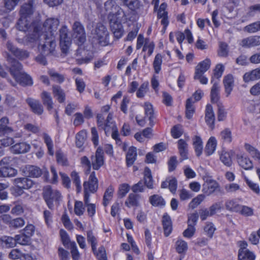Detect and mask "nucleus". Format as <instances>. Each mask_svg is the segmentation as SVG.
<instances>
[{"mask_svg":"<svg viewBox=\"0 0 260 260\" xmlns=\"http://www.w3.org/2000/svg\"><path fill=\"white\" fill-rule=\"evenodd\" d=\"M5 51L7 60L11 63L9 72L15 81L23 86H31L33 84L31 77L26 73L22 72V66L17 60H23L29 56L27 50H8Z\"/></svg>","mask_w":260,"mask_h":260,"instance_id":"nucleus-1","label":"nucleus"},{"mask_svg":"<svg viewBox=\"0 0 260 260\" xmlns=\"http://www.w3.org/2000/svg\"><path fill=\"white\" fill-rule=\"evenodd\" d=\"M59 24L57 18L47 19L43 24L42 33L40 35L38 28L35 27L32 34L35 38L31 37L30 41L38 43L41 49H54L56 47L55 36Z\"/></svg>","mask_w":260,"mask_h":260,"instance_id":"nucleus-2","label":"nucleus"},{"mask_svg":"<svg viewBox=\"0 0 260 260\" xmlns=\"http://www.w3.org/2000/svg\"><path fill=\"white\" fill-rule=\"evenodd\" d=\"M103 15H108L110 27L113 35L117 39L121 38L123 34L121 18L124 15L123 11L114 5L112 0L107 1L104 4V10H101Z\"/></svg>","mask_w":260,"mask_h":260,"instance_id":"nucleus-3","label":"nucleus"},{"mask_svg":"<svg viewBox=\"0 0 260 260\" xmlns=\"http://www.w3.org/2000/svg\"><path fill=\"white\" fill-rule=\"evenodd\" d=\"M91 159V162L86 156H83L80 158V164L86 175L91 172V167L94 170H99L104 165V153L102 147H99L96 149L95 155H92Z\"/></svg>","mask_w":260,"mask_h":260,"instance_id":"nucleus-4","label":"nucleus"},{"mask_svg":"<svg viewBox=\"0 0 260 260\" xmlns=\"http://www.w3.org/2000/svg\"><path fill=\"white\" fill-rule=\"evenodd\" d=\"M34 1L29 0L24 4L20 9V18L17 22L18 28L23 31L28 30L31 27L30 16L34 12Z\"/></svg>","mask_w":260,"mask_h":260,"instance_id":"nucleus-5","label":"nucleus"},{"mask_svg":"<svg viewBox=\"0 0 260 260\" xmlns=\"http://www.w3.org/2000/svg\"><path fill=\"white\" fill-rule=\"evenodd\" d=\"M86 236L87 242L90 244L91 251L97 260H108L105 247L103 245H101L97 249L98 239L93 231L91 230L87 231Z\"/></svg>","mask_w":260,"mask_h":260,"instance_id":"nucleus-6","label":"nucleus"},{"mask_svg":"<svg viewBox=\"0 0 260 260\" xmlns=\"http://www.w3.org/2000/svg\"><path fill=\"white\" fill-rule=\"evenodd\" d=\"M43 197L48 207L51 210L53 209L54 204L58 205L62 199L60 192L56 189L52 188L50 185L44 188Z\"/></svg>","mask_w":260,"mask_h":260,"instance_id":"nucleus-7","label":"nucleus"},{"mask_svg":"<svg viewBox=\"0 0 260 260\" xmlns=\"http://www.w3.org/2000/svg\"><path fill=\"white\" fill-rule=\"evenodd\" d=\"M91 34L96 42L102 46H106L110 43L109 32L106 27L99 23L91 31Z\"/></svg>","mask_w":260,"mask_h":260,"instance_id":"nucleus-8","label":"nucleus"},{"mask_svg":"<svg viewBox=\"0 0 260 260\" xmlns=\"http://www.w3.org/2000/svg\"><path fill=\"white\" fill-rule=\"evenodd\" d=\"M111 117L112 115L110 114L105 123L100 121L98 128L104 131L106 136H108L111 134L112 139L116 142H121L116 122L112 120Z\"/></svg>","mask_w":260,"mask_h":260,"instance_id":"nucleus-9","label":"nucleus"},{"mask_svg":"<svg viewBox=\"0 0 260 260\" xmlns=\"http://www.w3.org/2000/svg\"><path fill=\"white\" fill-rule=\"evenodd\" d=\"M88 179L83 183V197H90L91 194L95 193L99 189V179L94 171L90 172Z\"/></svg>","mask_w":260,"mask_h":260,"instance_id":"nucleus-10","label":"nucleus"},{"mask_svg":"<svg viewBox=\"0 0 260 260\" xmlns=\"http://www.w3.org/2000/svg\"><path fill=\"white\" fill-rule=\"evenodd\" d=\"M239 247L238 260H255L256 255L250 251L248 247V243L245 240L239 241L237 243Z\"/></svg>","mask_w":260,"mask_h":260,"instance_id":"nucleus-11","label":"nucleus"},{"mask_svg":"<svg viewBox=\"0 0 260 260\" xmlns=\"http://www.w3.org/2000/svg\"><path fill=\"white\" fill-rule=\"evenodd\" d=\"M73 37L76 40L78 45L86 41V34L84 26L79 21H75L72 26Z\"/></svg>","mask_w":260,"mask_h":260,"instance_id":"nucleus-12","label":"nucleus"},{"mask_svg":"<svg viewBox=\"0 0 260 260\" xmlns=\"http://www.w3.org/2000/svg\"><path fill=\"white\" fill-rule=\"evenodd\" d=\"M0 220L4 223L9 225L12 229H18L25 224V220L22 217L12 219L9 214H3L0 216Z\"/></svg>","mask_w":260,"mask_h":260,"instance_id":"nucleus-13","label":"nucleus"},{"mask_svg":"<svg viewBox=\"0 0 260 260\" xmlns=\"http://www.w3.org/2000/svg\"><path fill=\"white\" fill-rule=\"evenodd\" d=\"M111 109V105H106L101 107V112L98 113L96 116V123L98 127H99L100 121L102 122L103 123H105L106 120L108 119L109 116L111 114L112 115V120H114V114L113 112H110V110Z\"/></svg>","mask_w":260,"mask_h":260,"instance_id":"nucleus-14","label":"nucleus"},{"mask_svg":"<svg viewBox=\"0 0 260 260\" xmlns=\"http://www.w3.org/2000/svg\"><path fill=\"white\" fill-rule=\"evenodd\" d=\"M77 53H82L84 56L76 59V61L78 65L87 64L90 62L94 57V50H77Z\"/></svg>","mask_w":260,"mask_h":260,"instance_id":"nucleus-15","label":"nucleus"},{"mask_svg":"<svg viewBox=\"0 0 260 260\" xmlns=\"http://www.w3.org/2000/svg\"><path fill=\"white\" fill-rule=\"evenodd\" d=\"M68 28L65 25L62 26L59 30L61 49H68L70 47L71 40L68 36Z\"/></svg>","mask_w":260,"mask_h":260,"instance_id":"nucleus-16","label":"nucleus"},{"mask_svg":"<svg viewBox=\"0 0 260 260\" xmlns=\"http://www.w3.org/2000/svg\"><path fill=\"white\" fill-rule=\"evenodd\" d=\"M26 102L30 108L31 111L38 115H41L44 112L43 106L39 100L28 98Z\"/></svg>","mask_w":260,"mask_h":260,"instance_id":"nucleus-17","label":"nucleus"},{"mask_svg":"<svg viewBox=\"0 0 260 260\" xmlns=\"http://www.w3.org/2000/svg\"><path fill=\"white\" fill-rule=\"evenodd\" d=\"M205 119L209 128L213 129L215 127V118L212 106L210 104L206 106Z\"/></svg>","mask_w":260,"mask_h":260,"instance_id":"nucleus-18","label":"nucleus"},{"mask_svg":"<svg viewBox=\"0 0 260 260\" xmlns=\"http://www.w3.org/2000/svg\"><path fill=\"white\" fill-rule=\"evenodd\" d=\"M143 107L144 110L145 116L148 118L150 126L153 127L155 124L154 120L156 118L153 105L149 102H145Z\"/></svg>","mask_w":260,"mask_h":260,"instance_id":"nucleus-19","label":"nucleus"},{"mask_svg":"<svg viewBox=\"0 0 260 260\" xmlns=\"http://www.w3.org/2000/svg\"><path fill=\"white\" fill-rule=\"evenodd\" d=\"M223 84L226 96L231 94L234 87V77L231 74L225 75L223 79Z\"/></svg>","mask_w":260,"mask_h":260,"instance_id":"nucleus-20","label":"nucleus"},{"mask_svg":"<svg viewBox=\"0 0 260 260\" xmlns=\"http://www.w3.org/2000/svg\"><path fill=\"white\" fill-rule=\"evenodd\" d=\"M30 149V145L24 142H18L11 147V151L14 154L25 153Z\"/></svg>","mask_w":260,"mask_h":260,"instance_id":"nucleus-21","label":"nucleus"},{"mask_svg":"<svg viewBox=\"0 0 260 260\" xmlns=\"http://www.w3.org/2000/svg\"><path fill=\"white\" fill-rule=\"evenodd\" d=\"M237 160L239 165L244 170H249L252 169V161L245 154H237Z\"/></svg>","mask_w":260,"mask_h":260,"instance_id":"nucleus-22","label":"nucleus"},{"mask_svg":"<svg viewBox=\"0 0 260 260\" xmlns=\"http://www.w3.org/2000/svg\"><path fill=\"white\" fill-rule=\"evenodd\" d=\"M137 157V148L135 146H131L126 153L125 161L126 166L127 167L132 166L136 160Z\"/></svg>","mask_w":260,"mask_h":260,"instance_id":"nucleus-23","label":"nucleus"},{"mask_svg":"<svg viewBox=\"0 0 260 260\" xmlns=\"http://www.w3.org/2000/svg\"><path fill=\"white\" fill-rule=\"evenodd\" d=\"M162 225L164 235L166 237H168L172 233L173 228L171 217L167 213H165L162 216Z\"/></svg>","mask_w":260,"mask_h":260,"instance_id":"nucleus-24","label":"nucleus"},{"mask_svg":"<svg viewBox=\"0 0 260 260\" xmlns=\"http://www.w3.org/2000/svg\"><path fill=\"white\" fill-rule=\"evenodd\" d=\"M192 145L197 157H200L203 153V142L200 136L196 135L192 138Z\"/></svg>","mask_w":260,"mask_h":260,"instance_id":"nucleus-25","label":"nucleus"},{"mask_svg":"<svg viewBox=\"0 0 260 260\" xmlns=\"http://www.w3.org/2000/svg\"><path fill=\"white\" fill-rule=\"evenodd\" d=\"M211 64V60L209 58H206L200 61L196 67L194 74H204L210 69Z\"/></svg>","mask_w":260,"mask_h":260,"instance_id":"nucleus-26","label":"nucleus"},{"mask_svg":"<svg viewBox=\"0 0 260 260\" xmlns=\"http://www.w3.org/2000/svg\"><path fill=\"white\" fill-rule=\"evenodd\" d=\"M217 140L214 137H211L208 140L205 147V153L206 156H210L213 154L216 149Z\"/></svg>","mask_w":260,"mask_h":260,"instance_id":"nucleus-27","label":"nucleus"},{"mask_svg":"<svg viewBox=\"0 0 260 260\" xmlns=\"http://www.w3.org/2000/svg\"><path fill=\"white\" fill-rule=\"evenodd\" d=\"M224 71V67L221 63L217 64L213 70V75L211 77V83H219L220 78L222 77Z\"/></svg>","mask_w":260,"mask_h":260,"instance_id":"nucleus-28","label":"nucleus"},{"mask_svg":"<svg viewBox=\"0 0 260 260\" xmlns=\"http://www.w3.org/2000/svg\"><path fill=\"white\" fill-rule=\"evenodd\" d=\"M166 8L167 4L162 3L160 5L157 12V17L159 19L161 18V23L164 25V28H166L169 24L168 13L166 11Z\"/></svg>","mask_w":260,"mask_h":260,"instance_id":"nucleus-29","label":"nucleus"},{"mask_svg":"<svg viewBox=\"0 0 260 260\" xmlns=\"http://www.w3.org/2000/svg\"><path fill=\"white\" fill-rule=\"evenodd\" d=\"M260 79V68H256L249 72L245 73L243 79L245 83L253 81Z\"/></svg>","mask_w":260,"mask_h":260,"instance_id":"nucleus-30","label":"nucleus"},{"mask_svg":"<svg viewBox=\"0 0 260 260\" xmlns=\"http://www.w3.org/2000/svg\"><path fill=\"white\" fill-rule=\"evenodd\" d=\"M87 132L85 129L79 131L76 135L75 144L77 148L81 149L80 151L84 149V144L86 140Z\"/></svg>","mask_w":260,"mask_h":260,"instance_id":"nucleus-31","label":"nucleus"},{"mask_svg":"<svg viewBox=\"0 0 260 260\" xmlns=\"http://www.w3.org/2000/svg\"><path fill=\"white\" fill-rule=\"evenodd\" d=\"M141 198L140 195L131 193L125 201V205L130 208L132 207H137L139 206V200Z\"/></svg>","mask_w":260,"mask_h":260,"instance_id":"nucleus-32","label":"nucleus"},{"mask_svg":"<svg viewBox=\"0 0 260 260\" xmlns=\"http://www.w3.org/2000/svg\"><path fill=\"white\" fill-rule=\"evenodd\" d=\"M9 119L6 117H3L0 119V134L1 135H6L12 133L13 129L12 127L9 126Z\"/></svg>","mask_w":260,"mask_h":260,"instance_id":"nucleus-33","label":"nucleus"},{"mask_svg":"<svg viewBox=\"0 0 260 260\" xmlns=\"http://www.w3.org/2000/svg\"><path fill=\"white\" fill-rule=\"evenodd\" d=\"M177 147L180 155L183 159L188 158V144L185 140L182 139L177 141Z\"/></svg>","mask_w":260,"mask_h":260,"instance_id":"nucleus-34","label":"nucleus"},{"mask_svg":"<svg viewBox=\"0 0 260 260\" xmlns=\"http://www.w3.org/2000/svg\"><path fill=\"white\" fill-rule=\"evenodd\" d=\"M177 147L180 155L183 159L188 158V144L185 140L182 139L177 141Z\"/></svg>","mask_w":260,"mask_h":260,"instance_id":"nucleus-35","label":"nucleus"},{"mask_svg":"<svg viewBox=\"0 0 260 260\" xmlns=\"http://www.w3.org/2000/svg\"><path fill=\"white\" fill-rule=\"evenodd\" d=\"M218 187V184L216 181H210L203 184L202 191L205 195L210 196L214 192Z\"/></svg>","mask_w":260,"mask_h":260,"instance_id":"nucleus-36","label":"nucleus"},{"mask_svg":"<svg viewBox=\"0 0 260 260\" xmlns=\"http://www.w3.org/2000/svg\"><path fill=\"white\" fill-rule=\"evenodd\" d=\"M41 98L47 110L49 111L52 110L53 108V102L50 93L46 91H43L41 94Z\"/></svg>","mask_w":260,"mask_h":260,"instance_id":"nucleus-37","label":"nucleus"},{"mask_svg":"<svg viewBox=\"0 0 260 260\" xmlns=\"http://www.w3.org/2000/svg\"><path fill=\"white\" fill-rule=\"evenodd\" d=\"M52 93L54 98L59 103H63L66 100V93L59 85L52 86Z\"/></svg>","mask_w":260,"mask_h":260,"instance_id":"nucleus-38","label":"nucleus"},{"mask_svg":"<svg viewBox=\"0 0 260 260\" xmlns=\"http://www.w3.org/2000/svg\"><path fill=\"white\" fill-rule=\"evenodd\" d=\"M85 206L86 207L87 215L89 217L92 218L96 213V206L95 204L90 203V197H83Z\"/></svg>","mask_w":260,"mask_h":260,"instance_id":"nucleus-39","label":"nucleus"},{"mask_svg":"<svg viewBox=\"0 0 260 260\" xmlns=\"http://www.w3.org/2000/svg\"><path fill=\"white\" fill-rule=\"evenodd\" d=\"M194 102L193 101L192 98H189L186 100L185 104V116L190 119L192 118L195 112V108L193 106Z\"/></svg>","mask_w":260,"mask_h":260,"instance_id":"nucleus-40","label":"nucleus"},{"mask_svg":"<svg viewBox=\"0 0 260 260\" xmlns=\"http://www.w3.org/2000/svg\"><path fill=\"white\" fill-rule=\"evenodd\" d=\"M0 245L4 248H12L16 246L15 237L14 238L3 236L0 237Z\"/></svg>","mask_w":260,"mask_h":260,"instance_id":"nucleus-41","label":"nucleus"},{"mask_svg":"<svg viewBox=\"0 0 260 260\" xmlns=\"http://www.w3.org/2000/svg\"><path fill=\"white\" fill-rule=\"evenodd\" d=\"M14 182L15 184L20 185L25 189L30 188L34 184L33 181L31 179L26 177L15 178Z\"/></svg>","mask_w":260,"mask_h":260,"instance_id":"nucleus-42","label":"nucleus"},{"mask_svg":"<svg viewBox=\"0 0 260 260\" xmlns=\"http://www.w3.org/2000/svg\"><path fill=\"white\" fill-rule=\"evenodd\" d=\"M26 174L29 177L38 178L42 174V170L35 166H29L26 168Z\"/></svg>","mask_w":260,"mask_h":260,"instance_id":"nucleus-43","label":"nucleus"},{"mask_svg":"<svg viewBox=\"0 0 260 260\" xmlns=\"http://www.w3.org/2000/svg\"><path fill=\"white\" fill-rule=\"evenodd\" d=\"M114 191V189L112 185H110L106 189L103 199V205L104 207H107L109 205L110 201L112 199Z\"/></svg>","mask_w":260,"mask_h":260,"instance_id":"nucleus-44","label":"nucleus"},{"mask_svg":"<svg viewBox=\"0 0 260 260\" xmlns=\"http://www.w3.org/2000/svg\"><path fill=\"white\" fill-rule=\"evenodd\" d=\"M213 84L211 89L210 97L211 102L212 103H217L219 100V87L218 83L215 82Z\"/></svg>","mask_w":260,"mask_h":260,"instance_id":"nucleus-45","label":"nucleus"},{"mask_svg":"<svg viewBox=\"0 0 260 260\" xmlns=\"http://www.w3.org/2000/svg\"><path fill=\"white\" fill-rule=\"evenodd\" d=\"M144 185L149 189H153V180L151 175V172L150 169L146 167L145 168V174L144 176Z\"/></svg>","mask_w":260,"mask_h":260,"instance_id":"nucleus-46","label":"nucleus"},{"mask_svg":"<svg viewBox=\"0 0 260 260\" xmlns=\"http://www.w3.org/2000/svg\"><path fill=\"white\" fill-rule=\"evenodd\" d=\"M73 184L76 187V190L77 193H80L82 190L80 177L79 173L76 171H73L70 174Z\"/></svg>","mask_w":260,"mask_h":260,"instance_id":"nucleus-47","label":"nucleus"},{"mask_svg":"<svg viewBox=\"0 0 260 260\" xmlns=\"http://www.w3.org/2000/svg\"><path fill=\"white\" fill-rule=\"evenodd\" d=\"M149 201L154 207L164 206L166 202L164 198L158 194H153L149 197Z\"/></svg>","mask_w":260,"mask_h":260,"instance_id":"nucleus-48","label":"nucleus"},{"mask_svg":"<svg viewBox=\"0 0 260 260\" xmlns=\"http://www.w3.org/2000/svg\"><path fill=\"white\" fill-rule=\"evenodd\" d=\"M43 138L47 146L48 154L50 156H53L54 154L53 149L54 145L51 138L47 133H44Z\"/></svg>","mask_w":260,"mask_h":260,"instance_id":"nucleus-49","label":"nucleus"},{"mask_svg":"<svg viewBox=\"0 0 260 260\" xmlns=\"http://www.w3.org/2000/svg\"><path fill=\"white\" fill-rule=\"evenodd\" d=\"M145 43L143 49H153L154 45L152 42L149 41H145L144 37L141 35H139L137 38V49H140L142 47Z\"/></svg>","mask_w":260,"mask_h":260,"instance_id":"nucleus-50","label":"nucleus"},{"mask_svg":"<svg viewBox=\"0 0 260 260\" xmlns=\"http://www.w3.org/2000/svg\"><path fill=\"white\" fill-rule=\"evenodd\" d=\"M244 148L254 159L260 162V152L256 148L248 143H245Z\"/></svg>","mask_w":260,"mask_h":260,"instance_id":"nucleus-51","label":"nucleus"},{"mask_svg":"<svg viewBox=\"0 0 260 260\" xmlns=\"http://www.w3.org/2000/svg\"><path fill=\"white\" fill-rule=\"evenodd\" d=\"M175 246L176 251L181 255H184L188 249L187 242L182 239L176 242Z\"/></svg>","mask_w":260,"mask_h":260,"instance_id":"nucleus-52","label":"nucleus"},{"mask_svg":"<svg viewBox=\"0 0 260 260\" xmlns=\"http://www.w3.org/2000/svg\"><path fill=\"white\" fill-rule=\"evenodd\" d=\"M59 235L62 244L65 248L68 249L72 247V242L71 241L67 232L63 229H60L59 231Z\"/></svg>","mask_w":260,"mask_h":260,"instance_id":"nucleus-53","label":"nucleus"},{"mask_svg":"<svg viewBox=\"0 0 260 260\" xmlns=\"http://www.w3.org/2000/svg\"><path fill=\"white\" fill-rule=\"evenodd\" d=\"M30 240L31 238L23 233L15 236L16 245L18 244L21 245H28L30 242Z\"/></svg>","mask_w":260,"mask_h":260,"instance_id":"nucleus-54","label":"nucleus"},{"mask_svg":"<svg viewBox=\"0 0 260 260\" xmlns=\"http://www.w3.org/2000/svg\"><path fill=\"white\" fill-rule=\"evenodd\" d=\"M17 170L8 166H4L0 169V177H7L15 176Z\"/></svg>","mask_w":260,"mask_h":260,"instance_id":"nucleus-55","label":"nucleus"},{"mask_svg":"<svg viewBox=\"0 0 260 260\" xmlns=\"http://www.w3.org/2000/svg\"><path fill=\"white\" fill-rule=\"evenodd\" d=\"M184 131L182 125L177 124L174 125L171 129V135L173 138H179L183 134Z\"/></svg>","mask_w":260,"mask_h":260,"instance_id":"nucleus-56","label":"nucleus"},{"mask_svg":"<svg viewBox=\"0 0 260 260\" xmlns=\"http://www.w3.org/2000/svg\"><path fill=\"white\" fill-rule=\"evenodd\" d=\"M55 156L57 164L62 166H67L69 165L68 158L61 150L56 151Z\"/></svg>","mask_w":260,"mask_h":260,"instance_id":"nucleus-57","label":"nucleus"},{"mask_svg":"<svg viewBox=\"0 0 260 260\" xmlns=\"http://www.w3.org/2000/svg\"><path fill=\"white\" fill-rule=\"evenodd\" d=\"M149 89V82L145 81L142 83L137 89L136 96L138 98H143Z\"/></svg>","mask_w":260,"mask_h":260,"instance_id":"nucleus-58","label":"nucleus"},{"mask_svg":"<svg viewBox=\"0 0 260 260\" xmlns=\"http://www.w3.org/2000/svg\"><path fill=\"white\" fill-rule=\"evenodd\" d=\"M216 230L214 224L212 222H207L204 227V231L209 239H212Z\"/></svg>","mask_w":260,"mask_h":260,"instance_id":"nucleus-59","label":"nucleus"},{"mask_svg":"<svg viewBox=\"0 0 260 260\" xmlns=\"http://www.w3.org/2000/svg\"><path fill=\"white\" fill-rule=\"evenodd\" d=\"M130 189V185L127 183H124L120 184L117 191L118 197L120 199L124 198L129 192Z\"/></svg>","mask_w":260,"mask_h":260,"instance_id":"nucleus-60","label":"nucleus"},{"mask_svg":"<svg viewBox=\"0 0 260 260\" xmlns=\"http://www.w3.org/2000/svg\"><path fill=\"white\" fill-rule=\"evenodd\" d=\"M20 0H3L4 7L6 12L13 10Z\"/></svg>","mask_w":260,"mask_h":260,"instance_id":"nucleus-61","label":"nucleus"},{"mask_svg":"<svg viewBox=\"0 0 260 260\" xmlns=\"http://www.w3.org/2000/svg\"><path fill=\"white\" fill-rule=\"evenodd\" d=\"M244 30L250 34L260 31V20L246 25L244 27Z\"/></svg>","mask_w":260,"mask_h":260,"instance_id":"nucleus-62","label":"nucleus"},{"mask_svg":"<svg viewBox=\"0 0 260 260\" xmlns=\"http://www.w3.org/2000/svg\"><path fill=\"white\" fill-rule=\"evenodd\" d=\"M84 206V204L81 201L75 202L74 211L77 216H81L83 215L85 211Z\"/></svg>","mask_w":260,"mask_h":260,"instance_id":"nucleus-63","label":"nucleus"},{"mask_svg":"<svg viewBox=\"0 0 260 260\" xmlns=\"http://www.w3.org/2000/svg\"><path fill=\"white\" fill-rule=\"evenodd\" d=\"M205 195L203 194H198L188 204L190 209H194L197 208L205 199Z\"/></svg>","mask_w":260,"mask_h":260,"instance_id":"nucleus-64","label":"nucleus"}]
</instances>
